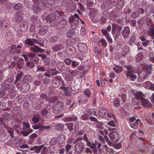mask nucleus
Returning a JSON list of instances; mask_svg holds the SVG:
<instances>
[{
  "instance_id": "39448f33",
  "label": "nucleus",
  "mask_w": 154,
  "mask_h": 154,
  "mask_svg": "<svg viewBox=\"0 0 154 154\" xmlns=\"http://www.w3.org/2000/svg\"><path fill=\"white\" fill-rule=\"evenodd\" d=\"M109 137L110 140L115 143L118 142L119 137L118 133L116 131L112 132L109 134Z\"/></svg>"
},
{
  "instance_id": "4c0bfd02",
  "label": "nucleus",
  "mask_w": 154,
  "mask_h": 154,
  "mask_svg": "<svg viewBox=\"0 0 154 154\" xmlns=\"http://www.w3.org/2000/svg\"><path fill=\"white\" fill-rule=\"evenodd\" d=\"M22 7V5L20 3H17L14 5L13 8L16 10L21 9Z\"/></svg>"
},
{
  "instance_id": "2eb2a0df",
  "label": "nucleus",
  "mask_w": 154,
  "mask_h": 154,
  "mask_svg": "<svg viewBox=\"0 0 154 154\" xmlns=\"http://www.w3.org/2000/svg\"><path fill=\"white\" fill-rule=\"evenodd\" d=\"M69 22L71 24V27L74 26L75 27H77L79 25V21L75 19L70 20V18H69Z\"/></svg>"
},
{
  "instance_id": "423d86ee",
  "label": "nucleus",
  "mask_w": 154,
  "mask_h": 154,
  "mask_svg": "<svg viewBox=\"0 0 154 154\" xmlns=\"http://www.w3.org/2000/svg\"><path fill=\"white\" fill-rule=\"evenodd\" d=\"M29 48L31 51L35 53H43L45 51V50L35 45Z\"/></svg>"
},
{
  "instance_id": "ea45409f",
  "label": "nucleus",
  "mask_w": 154,
  "mask_h": 154,
  "mask_svg": "<svg viewBox=\"0 0 154 154\" xmlns=\"http://www.w3.org/2000/svg\"><path fill=\"white\" fill-rule=\"evenodd\" d=\"M133 124L136 126L138 125L141 127L143 125V123L141 122V121L140 119H137Z\"/></svg>"
},
{
  "instance_id": "cd10ccee",
  "label": "nucleus",
  "mask_w": 154,
  "mask_h": 154,
  "mask_svg": "<svg viewBox=\"0 0 154 154\" xmlns=\"http://www.w3.org/2000/svg\"><path fill=\"white\" fill-rule=\"evenodd\" d=\"M135 95L137 98L140 100L143 98L144 94L142 92L139 91L136 93Z\"/></svg>"
},
{
  "instance_id": "6ab92c4d",
  "label": "nucleus",
  "mask_w": 154,
  "mask_h": 154,
  "mask_svg": "<svg viewBox=\"0 0 154 154\" xmlns=\"http://www.w3.org/2000/svg\"><path fill=\"white\" fill-rule=\"evenodd\" d=\"M17 13L16 14V20L17 22H19L21 21L23 19V17L22 14V12L20 11H19L17 12Z\"/></svg>"
},
{
  "instance_id": "412c9836",
  "label": "nucleus",
  "mask_w": 154,
  "mask_h": 154,
  "mask_svg": "<svg viewBox=\"0 0 154 154\" xmlns=\"http://www.w3.org/2000/svg\"><path fill=\"white\" fill-rule=\"evenodd\" d=\"M54 105L56 108L58 109L59 111L61 112L63 108V103L62 102H59Z\"/></svg>"
},
{
  "instance_id": "0eeeda50",
  "label": "nucleus",
  "mask_w": 154,
  "mask_h": 154,
  "mask_svg": "<svg viewBox=\"0 0 154 154\" xmlns=\"http://www.w3.org/2000/svg\"><path fill=\"white\" fill-rule=\"evenodd\" d=\"M17 73L16 79L14 82V85L17 83L18 80H19L20 82H22L23 80L24 73L21 71H18Z\"/></svg>"
},
{
  "instance_id": "a211bd4d",
  "label": "nucleus",
  "mask_w": 154,
  "mask_h": 154,
  "mask_svg": "<svg viewBox=\"0 0 154 154\" xmlns=\"http://www.w3.org/2000/svg\"><path fill=\"white\" fill-rule=\"evenodd\" d=\"M111 29V26L109 25L107 26L106 29H102L101 32L103 34L105 35H108V32H110Z\"/></svg>"
},
{
  "instance_id": "bb28decb",
  "label": "nucleus",
  "mask_w": 154,
  "mask_h": 154,
  "mask_svg": "<svg viewBox=\"0 0 154 154\" xmlns=\"http://www.w3.org/2000/svg\"><path fill=\"white\" fill-rule=\"evenodd\" d=\"M50 62V58L48 57L45 58L43 60V63L46 66H50L51 64Z\"/></svg>"
},
{
  "instance_id": "37998d69",
  "label": "nucleus",
  "mask_w": 154,
  "mask_h": 154,
  "mask_svg": "<svg viewBox=\"0 0 154 154\" xmlns=\"http://www.w3.org/2000/svg\"><path fill=\"white\" fill-rule=\"evenodd\" d=\"M54 152L53 147H49L47 149L46 153L47 154H52Z\"/></svg>"
},
{
  "instance_id": "9d476101",
  "label": "nucleus",
  "mask_w": 154,
  "mask_h": 154,
  "mask_svg": "<svg viewBox=\"0 0 154 154\" xmlns=\"http://www.w3.org/2000/svg\"><path fill=\"white\" fill-rule=\"evenodd\" d=\"M65 48L64 44H58L52 47V49L54 51L57 52Z\"/></svg>"
},
{
  "instance_id": "5701e85b",
  "label": "nucleus",
  "mask_w": 154,
  "mask_h": 154,
  "mask_svg": "<svg viewBox=\"0 0 154 154\" xmlns=\"http://www.w3.org/2000/svg\"><path fill=\"white\" fill-rule=\"evenodd\" d=\"M48 27L47 26H44L41 28L40 31L39 33L41 35H44L47 32Z\"/></svg>"
},
{
  "instance_id": "13d9d810",
  "label": "nucleus",
  "mask_w": 154,
  "mask_h": 154,
  "mask_svg": "<svg viewBox=\"0 0 154 154\" xmlns=\"http://www.w3.org/2000/svg\"><path fill=\"white\" fill-rule=\"evenodd\" d=\"M70 48H69V51H70V53L71 54H73L75 52V48L72 46H69Z\"/></svg>"
},
{
  "instance_id": "680f3d73",
  "label": "nucleus",
  "mask_w": 154,
  "mask_h": 154,
  "mask_svg": "<svg viewBox=\"0 0 154 154\" xmlns=\"http://www.w3.org/2000/svg\"><path fill=\"white\" fill-rule=\"evenodd\" d=\"M31 76L28 75H27L24 77L23 80L24 81H30L31 80Z\"/></svg>"
},
{
  "instance_id": "338daca9",
  "label": "nucleus",
  "mask_w": 154,
  "mask_h": 154,
  "mask_svg": "<svg viewBox=\"0 0 154 154\" xmlns=\"http://www.w3.org/2000/svg\"><path fill=\"white\" fill-rule=\"evenodd\" d=\"M3 116L4 117V119L5 120H8L9 118V114L7 112L3 114Z\"/></svg>"
},
{
  "instance_id": "4d7b16f0",
  "label": "nucleus",
  "mask_w": 154,
  "mask_h": 154,
  "mask_svg": "<svg viewBox=\"0 0 154 154\" xmlns=\"http://www.w3.org/2000/svg\"><path fill=\"white\" fill-rule=\"evenodd\" d=\"M13 81V79L12 78H10L9 79H7L5 81V83L6 84L8 85H10V84Z\"/></svg>"
},
{
  "instance_id": "774afa93",
  "label": "nucleus",
  "mask_w": 154,
  "mask_h": 154,
  "mask_svg": "<svg viewBox=\"0 0 154 154\" xmlns=\"http://www.w3.org/2000/svg\"><path fill=\"white\" fill-rule=\"evenodd\" d=\"M107 124L112 127H116V124L114 122L113 120H111L109 122L107 123Z\"/></svg>"
},
{
  "instance_id": "f3484780",
  "label": "nucleus",
  "mask_w": 154,
  "mask_h": 154,
  "mask_svg": "<svg viewBox=\"0 0 154 154\" xmlns=\"http://www.w3.org/2000/svg\"><path fill=\"white\" fill-rule=\"evenodd\" d=\"M109 149V148L106 145H104L103 146L102 148L100 149H99V152L100 153H106L108 152Z\"/></svg>"
},
{
  "instance_id": "0e129e2a",
  "label": "nucleus",
  "mask_w": 154,
  "mask_h": 154,
  "mask_svg": "<svg viewBox=\"0 0 154 154\" xmlns=\"http://www.w3.org/2000/svg\"><path fill=\"white\" fill-rule=\"evenodd\" d=\"M51 73H52V72L49 71H48L47 72H45L44 75L45 76L48 77H50L53 76L52 74H51Z\"/></svg>"
},
{
  "instance_id": "09e8293b",
  "label": "nucleus",
  "mask_w": 154,
  "mask_h": 154,
  "mask_svg": "<svg viewBox=\"0 0 154 154\" xmlns=\"http://www.w3.org/2000/svg\"><path fill=\"white\" fill-rule=\"evenodd\" d=\"M72 62V61L69 58H67L64 60V62L68 65H70Z\"/></svg>"
},
{
  "instance_id": "f03ea898",
  "label": "nucleus",
  "mask_w": 154,
  "mask_h": 154,
  "mask_svg": "<svg viewBox=\"0 0 154 154\" xmlns=\"http://www.w3.org/2000/svg\"><path fill=\"white\" fill-rule=\"evenodd\" d=\"M49 95L50 96L48 97L47 96L45 95L44 97L46 101L51 102V103H54L57 100V97L55 96L53 92H50Z\"/></svg>"
},
{
  "instance_id": "393cba45",
  "label": "nucleus",
  "mask_w": 154,
  "mask_h": 154,
  "mask_svg": "<svg viewBox=\"0 0 154 154\" xmlns=\"http://www.w3.org/2000/svg\"><path fill=\"white\" fill-rule=\"evenodd\" d=\"M94 53L97 55H99L101 54V48L99 46L95 48L94 49Z\"/></svg>"
},
{
  "instance_id": "a18cd8bd",
  "label": "nucleus",
  "mask_w": 154,
  "mask_h": 154,
  "mask_svg": "<svg viewBox=\"0 0 154 154\" xmlns=\"http://www.w3.org/2000/svg\"><path fill=\"white\" fill-rule=\"evenodd\" d=\"M113 104L116 107H118L120 106V103L119 99L117 98L114 100L113 101Z\"/></svg>"
},
{
  "instance_id": "c756f323",
  "label": "nucleus",
  "mask_w": 154,
  "mask_h": 154,
  "mask_svg": "<svg viewBox=\"0 0 154 154\" xmlns=\"http://www.w3.org/2000/svg\"><path fill=\"white\" fill-rule=\"evenodd\" d=\"M18 89L23 93H26L29 90V87H18Z\"/></svg>"
},
{
  "instance_id": "6e6d98bb",
  "label": "nucleus",
  "mask_w": 154,
  "mask_h": 154,
  "mask_svg": "<svg viewBox=\"0 0 154 154\" xmlns=\"http://www.w3.org/2000/svg\"><path fill=\"white\" fill-rule=\"evenodd\" d=\"M149 32L150 34V35L151 36V38L154 39V28L151 27L150 29Z\"/></svg>"
},
{
  "instance_id": "1a4fd4ad",
  "label": "nucleus",
  "mask_w": 154,
  "mask_h": 154,
  "mask_svg": "<svg viewBox=\"0 0 154 154\" xmlns=\"http://www.w3.org/2000/svg\"><path fill=\"white\" fill-rule=\"evenodd\" d=\"M98 115L101 118L106 119V110L102 108L99 109L98 111Z\"/></svg>"
},
{
  "instance_id": "5fc2aeb1",
  "label": "nucleus",
  "mask_w": 154,
  "mask_h": 154,
  "mask_svg": "<svg viewBox=\"0 0 154 154\" xmlns=\"http://www.w3.org/2000/svg\"><path fill=\"white\" fill-rule=\"evenodd\" d=\"M143 86H144V87H154V86H153L152 84L149 81H147L144 83Z\"/></svg>"
},
{
  "instance_id": "7c9ffc66",
  "label": "nucleus",
  "mask_w": 154,
  "mask_h": 154,
  "mask_svg": "<svg viewBox=\"0 0 154 154\" xmlns=\"http://www.w3.org/2000/svg\"><path fill=\"white\" fill-rule=\"evenodd\" d=\"M70 87H60V88L63 90L64 93L66 95H70V92L69 91Z\"/></svg>"
},
{
  "instance_id": "864d4df0",
  "label": "nucleus",
  "mask_w": 154,
  "mask_h": 154,
  "mask_svg": "<svg viewBox=\"0 0 154 154\" xmlns=\"http://www.w3.org/2000/svg\"><path fill=\"white\" fill-rule=\"evenodd\" d=\"M84 93L85 95L88 97H90L91 93L90 90L88 89L85 90Z\"/></svg>"
},
{
  "instance_id": "bf43d9fd",
  "label": "nucleus",
  "mask_w": 154,
  "mask_h": 154,
  "mask_svg": "<svg viewBox=\"0 0 154 154\" xmlns=\"http://www.w3.org/2000/svg\"><path fill=\"white\" fill-rule=\"evenodd\" d=\"M21 134L25 137H26L28 136L29 133L27 130H23V131L21 132Z\"/></svg>"
},
{
  "instance_id": "f257e3e1",
  "label": "nucleus",
  "mask_w": 154,
  "mask_h": 154,
  "mask_svg": "<svg viewBox=\"0 0 154 154\" xmlns=\"http://www.w3.org/2000/svg\"><path fill=\"white\" fill-rule=\"evenodd\" d=\"M122 28L121 26L117 25L116 23L112 24V33L116 38L121 35V31Z\"/></svg>"
},
{
  "instance_id": "b1692460",
  "label": "nucleus",
  "mask_w": 154,
  "mask_h": 154,
  "mask_svg": "<svg viewBox=\"0 0 154 154\" xmlns=\"http://www.w3.org/2000/svg\"><path fill=\"white\" fill-rule=\"evenodd\" d=\"M75 31L73 29H70L67 32V37H71L73 36L75 34Z\"/></svg>"
},
{
  "instance_id": "ddd939ff",
  "label": "nucleus",
  "mask_w": 154,
  "mask_h": 154,
  "mask_svg": "<svg viewBox=\"0 0 154 154\" xmlns=\"http://www.w3.org/2000/svg\"><path fill=\"white\" fill-rule=\"evenodd\" d=\"M67 82L66 81V82L65 83V82L63 80L59 81L56 79H54L52 80V85H53V84H55L56 85V86L57 87H58L60 85V84H61V85L63 86H66V84Z\"/></svg>"
},
{
  "instance_id": "4be33fe9",
  "label": "nucleus",
  "mask_w": 154,
  "mask_h": 154,
  "mask_svg": "<svg viewBox=\"0 0 154 154\" xmlns=\"http://www.w3.org/2000/svg\"><path fill=\"white\" fill-rule=\"evenodd\" d=\"M57 138L59 144H62L65 140V136L63 134H60Z\"/></svg>"
},
{
  "instance_id": "3c124183",
  "label": "nucleus",
  "mask_w": 154,
  "mask_h": 154,
  "mask_svg": "<svg viewBox=\"0 0 154 154\" xmlns=\"http://www.w3.org/2000/svg\"><path fill=\"white\" fill-rule=\"evenodd\" d=\"M120 69L113 67V69L117 73H120L123 70V69L122 67H119Z\"/></svg>"
},
{
  "instance_id": "9b49d317",
  "label": "nucleus",
  "mask_w": 154,
  "mask_h": 154,
  "mask_svg": "<svg viewBox=\"0 0 154 154\" xmlns=\"http://www.w3.org/2000/svg\"><path fill=\"white\" fill-rule=\"evenodd\" d=\"M130 33V29L129 27L128 26L124 27L122 31V34L123 37L125 38H127Z\"/></svg>"
},
{
  "instance_id": "6e6552de",
  "label": "nucleus",
  "mask_w": 154,
  "mask_h": 154,
  "mask_svg": "<svg viewBox=\"0 0 154 154\" xmlns=\"http://www.w3.org/2000/svg\"><path fill=\"white\" fill-rule=\"evenodd\" d=\"M33 39H35L34 38H27L25 40L23 43L27 47H29V46H32L34 45V43L35 42Z\"/></svg>"
},
{
  "instance_id": "052dcab7",
  "label": "nucleus",
  "mask_w": 154,
  "mask_h": 154,
  "mask_svg": "<svg viewBox=\"0 0 154 154\" xmlns=\"http://www.w3.org/2000/svg\"><path fill=\"white\" fill-rule=\"evenodd\" d=\"M122 99V100L123 102H125V101L126 98V95L125 94L121 93L119 95Z\"/></svg>"
},
{
  "instance_id": "de8ad7c7",
  "label": "nucleus",
  "mask_w": 154,
  "mask_h": 154,
  "mask_svg": "<svg viewBox=\"0 0 154 154\" xmlns=\"http://www.w3.org/2000/svg\"><path fill=\"white\" fill-rule=\"evenodd\" d=\"M30 60L33 62H34L35 63H36L39 61V59L37 57L35 56L31 58Z\"/></svg>"
},
{
  "instance_id": "20e7f679",
  "label": "nucleus",
  "mask_w": 154,
  "mask_h": 154,
  "mask_svg": "<svg viewBox=\"0 0 154 154\" xmlns=\"http://www.w3.org/2000/svg\"><path fill=\"white\" fill-rule=\"evenodd\" d=\"M84 145L82 142L77 143L75 146V150L77 153H80L83 151Z\"/></svg>"
},
{
  "instance_id": "f704fd0d",
  "label": "nucleus",
  "mask_w": 154,
  "mask_h": 154,
  "mask_svg": "<svg viewBox=\"0 0 154 154\" xmlns=\"http://www.w3.org/2000/svg\"><path fill=\"white\" fill-rule=\"evenodd\" d=\"M126 75V76L128 79H131V80H133L137 78L136 75H134L133 74L127 73Z\"/></svg>"
},
{
  "instance_id": "79ce46f5",
  "label": "nucleus",
  "mask_w": 154,
  "mask_h": 154,
  "mask_svg": "<svg viewBox=\"0 0 154 154\" xmlns=\"http://www.w3.org/2000/svg\"><path fill=\"white\" fill-rule=\"evenodd\" d=\"M124 0H118V5L119 6V8L122 9L124 5Z\"/></svg>"
},
{
  "instance_id": "7ed1b4c3",
  "label": "nucleus",
  "mask_w": 154,
  "mask_h": 154,
  "mask_svg": "<svg viewBox=\"0 0 154 154\" xmlns=\"http://www.w3.org/2000/svg\"><path fill=\"white\" fill-rule=\"evenodd\" d=\"M45 7L42 0L38 2L37 3H35L34 5V10L35 11L38 12V10H43Z\"/></svg>"
},
{
  "instance_id": "473e14b6",
  "label": "nucleus",
  "mask_w": 154,
  "mask_h": 154,
  "mask_svg": "<svg viewBox=\"0 0 154 154\" xmlns=\"http://www.w3.org/2000/svg\"><path fill=\"white\" fill-rule=\"evenodd\" d=\"M29 124L28 122H23V130H27L29 128Z\"/></svg>"
},
{
  "instance_id": "c9c22d12",
  "label": "nucleus",
  "mask_w": 154,
  "mask_h": 154,
  "mask_svg": "<svg viewBox=\"0 0 154 154\" xmlns=\"http://www.w3.org/2000/svg\"><path fill=\"white\" fill-rule=\"evenodd\" d=\"M64 126L63 125L60 124H57L56 125V128L60 131H62L64 129Z\"/></svg>"
},
{
  "instance_id": "a878e982",
  "label": "nucleus",
  "mask_w": 154,
  "mask_h": 154,
  "mask_svg": "<svg viewBox=\"0 0 154 154\" xmlns=\"http://www.w3.org/2000/svg\"><path fill=\"white\" fill-rule=\"evenodd\" d=\"M58 142V138L56 137H54L51 139L49 143L51 145H54L57 144H59Z\"/></svg>"
},
{
  "instance_id": "c85d7f7f",
  "label": "nucleus",
  "mask_w": 154,
  "mask_h": 154,
  "mask_svg": "<svg viewBox=\"0 0 154 154\" xmlns=\"http://www.w3.org/2000/svg\"><path fill=\"white\" fill-rule=\"evenodd\" d=\"M58 38L59 37L58 36H54L50 38L49 41L52 43H55L58 41Z\"/></svg>"
},
{
  "instance_id": "c03bdc74",
  "label": "nucleus",
  "mask_w": 154,
  "mask_h": 154,
  "mask_svg": "<svg viewBox=\"0 0 154 154\" xmlns=\"http://www.w3.org/2000/svg\"><path fill=\"white\" fill-rule=\"evenodd\" d=\"M88 116L89 115L88 114L86 113H84L81 116V118L83 120H86L88 119Z\"/></svg>"
},
{
  "instance_id": "49530a36",
  "label": "nucleus",
  "mask_w": 154,
  "mask_h": 154,
  "mask_svg": "<svg viewBox=\"0 0 154 154\" xmlns=\"http://www.w3.org/2000/svg\"><path fill=\"white\" fill-rule=\"evenodd\" d=\"M46 71V69L44 66H37V71L41 72H45Z\"/></svg>"
},
{
  "instance_id": "58836bf2",
  "label": "nucleus",
  "mask_w": 154,
  "mask_h": 154,
  "mask_svg": "<svg viewBox=\"0 0 154 154\" xmlns=\"http://www.w3.org/2000/svg\"><path fill=\"white\" fill-rule=\"evenodd\" d=\"M143 57V54H139L136 59V61L137 62H140L142 60Z\"/></svg>"
},
{
  "instance_id": "e433bc0d",
  "label": "nucleus",
  "mask_w": 154,
  "mask_h": 154,
  "mask_svg": "<svg viewBox=\"0 0 154 154\" xmlns=\"http://www.w3.org/2000/svg\"><path fill=\"white\" fill-rule=\"evenodd\" d=\"M26 66L29 68H33L35 66L33 62L32 61H29L26 63Z\"/></svg>"
},
{
  "instance_id": "2f4dec72",
  "label": "nucleus",
  "mask_w": 154,
  "mask_h": 154,
  "mask_svg": "<svg viewBox=\"0 0 154 154\" xmlns=\"http://www.w3.org/2000/svg\"><path fill=\"white\" fill-rule=\"evenodd\" d=\"M56 16L55 14H51L50 15L49 17L47 20V22L49 23V22H52V21L55 19Z\"/></svg>"
},
{
  "instance_id": "8fccbe9b",
  "label": "nucleus",
  "mask_w": 154,
  "mask_h": 154,
  "mask_svg": "<svg viewBox=\"0 0 154 154\" xmlns=\"http://www.w3.org/2000/svg\"><path fill=\"white\" fill-rule=\"evenodd\" d=\"M39 117L38 116H35L32 118V120L34 123H37L39 121Z\"/></svg>"
},
{
  "instance_id": "e2e57ef3",
  "label": "nucleus",
  "mask_w": 154,
  "mask_h": 154,
  "mask_svg": "<svg viewBox=\"0 0 154 154\" xmlns=\"http://www.w3.org/2000/svg\"><path fill=\"white\" fill-rule=\"evenodd\" d=\"M76 17L78 19H79L80 18L78 14H75L74 15H71L70 17H69V18H70V20H72L75 19Z\"/></svg>"
},
{
  "instance_id": "4468645a",
  "label": "nucleus",
  "mask_w": 154,
  "mask_h": 154,
  "mask_svg": "<svg viewBox=\"0 0 154 154\" xmlns=\"http://www.w3.org/2000/svg\"><path fill=\"white\" fill-rule=\"evenodd\" d=\"M129 47L127 45H124L122 48V56L123 57H125V55L129 52Z\"/></svg>"
},
{
  "instance_id": "f8f14e48",
  "label": "nucleus",
  "mask_w": 154,
  "mask_h": 154,
  "mask_svg": "<svg viewBox=\"0 0 154 154\" xmlns=\"http://www.w3.org/2000/svg\"><path fill=\"white\" fill-rule=\"evenodd\" d=\"M45 8H49L55 3L54 0H42Z\"/></svg>"
},
{
  "instance_id": "72a5a7b5",
  "label": "nucleus",
  "mask_w": 154,
  "mask_h": 154,
  "mask_svg": "<svg viewBox=\"0 0 154 154\" xmlns=\"http://www.w3.org/2000/svg\"><path fill=\"white\" fill-rule=\"evenodd\" d=\"M66 127L69 130V131H72L73 129V123H67L65 125Z\"/></svg>"
},
{
  "instance_id": "603ef678",
  "label": "nucleus",
  "mask_w": 154,
  "mask_h": 154,
  "mask_svg": "<svg viewBox=\"0 0 154 154\" xmlns=\"http://www.w3.org/2000/svg\"><path fill=\"white\" fill-rule=\"evenodd\" d=\"M58 22L59 21L58 20L55 19V20L52 21V22H49V23H50V25L52 27H54L58 24Z\"/></svg>"
},
{
  "instance_id": "dca6fc26",
  "label": "nucleus",
  "mask_w": 154,
  "mask_h": 154,
  "mask_svg": "<svg viewBox=\"0 0 154 154\" xmlns=\"http://www.w3.org/2000/svg\"><path fill=\"white\" fill-rule=\"evenodd\" d=\"M20 30L22 32H24L28 28L27 23L26 22H22L20 25Z\"/></svg>"
},
{
  "instance_id": "69168bd1",
  "label": "nucleus",
  "mask_w": 154,
  "mask_h": 154,
  "mask_svg": "<svg viewBox=\"0 0 154 154\" xmlns=\"http://www.w3.org/2000/svg\"><path fill=\"white\" fill-rule=\"evenodd\" d=\"M77 142L76 140H74L73 138H69L67 140V143H68L71 144L73 143V144H75Z\"/></svg>"
},
{
  "instance_id": "a19ab883",
  "label": "nucleus",
  "mask_w": 154,
  "mask_h": 154,
  "mask_svg": "<svg viewBox=\"0 0 154 154\" xmlns=\"http://www.w3.org/2000/svg\"><path fill=\"white\" fill-rule=\"evenodd\" d=\"M80 34L81 35L83 36L87 37V35L86 34L85 29L84 27L81 28L80 30Z\"/></svg>"
},
{
  "instance_id": "aec40b11",
  "label": "nucleus",
  "mask_w": 154,
  "mask_h": 154,
  "mask_svg": "<svg viewBox=\"0 0 154 154\" xmlns=\"http://www.w3.org/2000/svg\"><path fill=\"white\" fill-rule=\"evenodd\" d=\"M141 104L144 106H148L150 105L149 102L146 99L143 98L140 100Z\"/></svg>"
}]
</instances>
